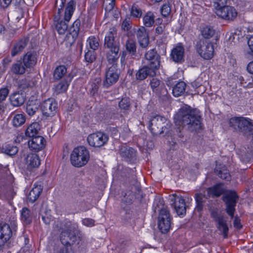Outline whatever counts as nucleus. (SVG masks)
I'll return each instance as SVG.
<instances>
[{"instance_id":"1","label":"nucleus","mask_w":253,"mask_h":253,"mask_svg":"<svg viewBox=\"0 0 253 253\" xmlns=\"http://www.w3.org/2000/svg\"><path fill=\"white\" fill-rule=\"evenodd\" d=\"M202 120L199 110L184 104L174 115V122L176 126L174 129L179 137L182 138V131L184 127L187 126L192 131L199 130L202 127Z\"/></svg>"},{"instance_id":"2","label":"nucleus","mask_w":253,"mask_h":253,"mask_svg":"<svg viewBox=\"0 0 253 253\" xmlns=\"http://www.w3.org/2000/svg\"><path fill=\"white\" fill-rule=\"evenodd\" d=\"M229 127L234 132L249 138L253 136V121L244 117H234L228 122Z\"/></svg>"},{"instance_id":"3","label":"nucleus","mask_w":253,"mask_h":253,"mask_svg":"<svg viewBox=\"0 0 253 253\" xmlns=\"http://www.w3.org/2000/svg\"><path fill=\"white\" fill-rule=\"evenodd\" d=\"M65 226L66 229L63 230L60 235V240L64 245L63 247H67L68 250L72 249L71 246L74 244L77 241V236L79 230L77 223L67 221Z\"/></svg>"},{"instance_id":"4","label":"nucleus","mask_w":253,"mask_h":253,"mask_svg":"<svg viewBox=\"0 0 253 253\" xmlns=\"http://www.w3.org/2000/svg\"><path fill=\"white\" fill-rule=\"evenodd\" d=\"M90 158L89 151L83 146L74 149L70 155L71 164L76 168H81L88 163Z\"/></svg>"},{"instance_id":"5","label":"nucleus","mask_w":253,"mask_h":253,"mask_svg":"<svg viewBox=\"0 0 253 253\" xmlns=\"http://www.w3.org/2000/svg\"><path fill=\"white\" fill-rule=\"evenodd\" d=\"M160 202L163 207L159 211L158 225L160 231L165 234L168 233L171 228L172 217L168 208L164 207L163 200H160Z\"/></svg>"},{"instance_id":"6","label":"nucleus","mask_w":253,"mask_h":253,"mask_svg":"<svg viewBox=\"0 0 253 253\" xmlns=\"http://www.w3.org/2000/svg\"><path fill=\"white\" fill-rule=\"evenodd\" d=\"M239 199V196L234 190L225 191L222 200L226 205V212L232 219L235 212V207Z\"/></svg>"},{"instance_id":"7","label":"nucleus","mask_w":253,"mask_h":253,"mask_svg":"<svg viewBox=\"0 0 253 253\" xmlns=\"http://www.w3.org/2000/svg\"><path fill=\"white\" fill-rule=\"evenodd\" d=\"M66 0H61L60 7L58 8L57 13L54 15L53 25L55 30L59 35H64L68 29V23L62 18V12Z\"/></svg>"},{"instance_id":"8","label":"nucleus","mask_w":253,"mask_h":253,"mask_svg":"<svg viewBox=\"0 0 253 253\" xmlns=\"http://www.w3.org/2000/svg\"><path fill=\"white\" fill-rule=\"evenodd\" d=\"M211 216L216 223L218 230L221 232L224 239L228 238L229 227L224 216L218 211V209H214L210 211Z\"/></svg>"},{"instance_id":"9","label":"nucleus","mask_w":253,"mask_h":253,"mask_svg":"<svg viewBox=\"0 0 253 253\" xmlns=\"http://www.w3.org/2000/svg\"><path fill=\"white\" fill-rule=\"evenodd\" d=\"M117 30L115 27L110 28L104 38V47L108 50H120V41L117 38Z\"/></svg>"},{"instance_id":"10","label":"nucleus","mask_w":253,"mask_h":253,"mask_svg":"<svg viewBox=\"0 0 253 253\" xmlns=\"http://www.w3.org/2000/svg\"><path fill=\"white\" fill-rule=\"evenodd\" d=\"M195 48L200 56L205 60H210L213 56L214 47L211 42L199 40L197 42Z\"/></svg>"},{"instance_id":"11","label":"nucleus","mask_w":253,"mask_h":253,"mask_svg":"<svg viewBox=\"0 0 253 253\" xmlns=\"http://www.w3.org/2000/svg\"><path fill=\"white\" fill-rule=\"evenodd\" d=\"M41 109L43 116L46 118L52 117L57 112L58 103L54 98H48L42 102Z\"/></svg>"},{"instance_id":"12","label":"nucleus","mask_w":253,"mask_h":253,"mask_svg":"<svg viewBox=\"0 0 253 253\" xmlns=\"http://www.w3.org/2000/svg\"><path fill=\"white\" fill-rule=\"evenodd\" d=\"M108 140V135L101 131L91 133L87 138L88 144L95 148H100L105 145Z\"/></svg>"},{"instance_id":"13","label":"nucleus","mask_w":253,"mask_h":253,"mask_svg":"<svg viewBox=\"0 0 253 253\" xmlns=\"http://www.w3.org/2000/svg\"><path fill=\"white\" fill-rule=\"evenodd\" d=\"M215 14L220 18L228 21H234L237 16L236 9L231 6L224 5L215 9Z\"/></svg>"},{"instance_id":"14","label":"nucleus","mask_w":253,"mask_h":253,"mask_svg":"<svg viewBox=\"0 0 253 253\" xmlns=\"http://www.w3.org/2000/svg\"><path fill=\"white\" fill-rule=\"evenodd\" d=\"M158 118V116H155L153 117H151L150 118H148V120H145V121H143V124H141L143 126L145 125V124L148 125L149 129L154 136L164 133L165 129L163 127H162L161 122L159 121Z\"/></svg>"},{"instance_id":"15","label":"nucleus","mask_w":253,"mask_h":253,"mask_svg":"<svg viewBox=\"0 0 253 253\" xmlns=\"http://www.w3.org/2000/svg\"><path fill=\"white\" fill-rule=\"evenodd\" d=\"M169 58L177 64H182L185 62V48L182 43L179 42L172 48Z\"/></svg>"},{"instance_id":"16","label":"nucleus","mask_w":253,"mask_h":253,"mask_svg":"<svg viewBox=\"0 0 253 253\" xmlns=\"http://www.w3.org/2000/svg\"><path fill=\"white\" fill-rule=\"evenodd\" d=\"M120 75V70L118 67L110 66L106 71L105 79L103 82V85L108 88L117 83Z\"/></svg>"},{"instance_id":"17","label":"nucleus","mask_w":253,"mask_h":253,"mask_svg":"<svg viewBox=\"0 0 253 253\" xmlns=\"http://www.w3.org/2000/svg\"><path fill=\"white\" fill-rule=\"evenodd\" d=\"M144 58L147 61V65L158 71L160 67L161 56L156 48H153L146 52Z\"/></svg>"},{"instance_id":"18","label":"nucleus","mask_w":253,"mask_h":253,"mask_svg":"<svg viewBox=\"0 0 253 253\" xmlns=\"http://www.w3.org/2000/svg\"><path fill=\"white\" fill-rule=\"evenodd\" d=\"M171 205L179 216L184 215L186 212V207L185 200L181 196L172 194L170 196Z\"/></svg>"},{"instance_id":"19","label":"nucleus","mask_w":253,"mask_h":253,"mask_svg":"<svg viewBox=\"0 0 253 253\" xmlns=\"http://www.w3.org/2000/svg\"><path fill=\"white\" fill-rule=\"evenodd\" d=\"M119 153L123 160L127 162L133 163L137 160V151L131 147L121 146Z\"/></svg>"},{"instance_id":"20","label":"nucleus","mask_w":253,"mask_h":253,"mask_svg":"<svg viewBox=\"0 0 253 253\" xmlns=\"http://www.w3.org/2000/svg\"><path fill=\"white\" fill-rule=\"evenodd\" d=\"M28 144L30 150L38 152L45 147L46 141L43 136L39 135L32 138L28 141Z\"/></svg>"},{"instance_id":"21","label":"nucleus","mask_w":253,"mask_h":253,"mask_svg":"<svg viewBox=\"0 0 253 253\" xmlns=\"http://www.w3.org/2000/svg\"><path fill=\"white\" fill-rule=\"evenodd\" d=\"M157 71L147 65H144L136 72L135 74L136 80L141 82L144 81L148 76L153 77L156 75Z\"/></svg>"},{"instance_id":"22","label":"nucleus","mask_w":253,"mask_h":253,"mask_svg":"<svg viewBox=\"0 0 253 253\" xmlns=\"http://www.w3.org/2000/svg\"><path fill=\"white\" fill-rule=\"evenodd\" d=\"M136 38L139 45L146 48L149 44V36L147 29L144 26H141L135 32Z\"/></svg>"},{"instance_id":"23","label":"nucleus","mask_w":253,"mask_h":253,"mask_svg":"<svg viewBox=\"0 0 253 253\" xmlns=\"http://www.w3.org/2000/svg\"><path fill=\"white\" fill-rule=\"evenodd\" d=\"M29 42V37H24L15 42L11 49V55L12 57L19 54L27 45Z\"/></svg>"},{"instance_id":"24","label":"nucleus","mask_w":253,"mask_h":253,"mask_svg":"<svg viewBox=\"0 0 253 253\" xmlns=\"http://www.w3.org/2000/svg\"><path fill=\"white\" fill-rule=\"evenodd\" d=\"M22 59V62L26 68H32L37 64L36 52L34 51H28L23 55Z\"/></svg>"},{"instance_id":"25","label":"nucleus","mask_w":253,"mask_h":253,"mask_svg":"<svg viewBox=\"0 0 253 253\" xmlns=\"http://www.w3.org/2000/svg\"><path fill=\"white\" fill-rule=\"evenodd\" d=\"M41 164L39 156L35 153H29L26 158V165L27 169L30 171L34 169L37 168Z\"/></svg>"},{"instance_id":"26","label":"nucleus","mask_w":253,"mask_h":253,"mask_svg":"<svg viewBox=\"0 0 253 253\" xmlns=\"http://www.w3.org/2000/svg\"><path fill=\"white\" fill-rule=\"evenodd\" d=\"M19 151L18 147L9 142H6L0 146V152L13 157Z\"/></svg>"},{"instance_id":"27","label":"nucleus","mask_w":253,"mask_h":253,"mask_svg":"<svg viewBox=\"0 0 253 253\" xmlns=\"http://www.w3.org/2000/svg\"><path fill=\"white\" fill-rule=\"evenodd\" d=\"M85 17V14H81L69 28V33L72 36L73 38L76 39L78 37L80 31L81 20H82L83 24H84Z\"/></svg>"},{"instance_id":"28","label":"nucleus","mask_w":253,"mask_h":253,"mask_svg":"<svg viewBox=\"0 0 253 253\" xmlns=\"http://www.w3.org/2000/svg\"><path fill=\"white\" fill-rule=\"evenodd\" d=\"M9 99L13 106L19 107L24 103L26 100V95L24 92L16 91L10 95Z\"/></svg>"},{"instance_id":"29","label":"nucleus","mask_w":253,"mask_h":253,"mask_svg":"<svg viewBox=\"0 0 253 253\" xmlns=\"http://www.w3.org/2000/svg\"><path fill=\"white\" fill-rule=\"evenodd\" d=\"M77 2L76 0H70L68 1L65 7L63 13V19L69 22L76 10Z\"/></svg>"},{"instance_id":"30","label":"nucleus","mask_w":253,"mask_h":253,"mask_svg":"<svg viewBox=\"0 0 253 253\" xmlns=\"http://www.w3.org/2000/svg\"><path fill=\"white\" fill-rule=\"evenodd\" d=\"M223 183H219L207 189L208 197H219L224 194L225 190L222 188Z\"/></svg>"},{"instance_id":"31","label":"nucleus","mask_w":253,"mask_h":253,"mask_svg":"<svg viewBox=\"0 0 253 253\" xmlns=\"http://www.w3.org/2000/svg\"><path fill=\"white\" fill-rule=\"evenodd\" d=\"M12 231L9 224L0 223V239L3 243L7 242L12 237Z\"/></svg>"},{"instance_id":"32","label":"nucleus","mask_w":253,"mask_h":253,"mask_svg":"<svg viewBox=\"0 0 253 253\" xmlns=\"http://www.w3.org/2000/svg\"><path fill=\"white\" fill-rule=\"evenodd\" d=\"M120 50H108L106 53V58L108 64L111 66L118 67V60L120 57Z\"/></svg>"},{"instance_id":"33","label":"nucleus","mask_w":253,"mask_h":253,"mask_svg":"<svg viewBox=\"0 0 253 253\" xmlns=\"http://www.w3.org/2000/svg\"><path fill=\"white\" fill-rule=\"evenodd\" d=\"M214 173L221 179L230 181L231 175L226 167L222 164L216 165L214 169Z\"/></svg>"},{"instance_id":"34","label":"nucleus","mask_w":253,"mask_h":253,"mask_svg":"<svg viewBox=\"0 0 253 253\" xmlns=\"http://www.w3.org/2000/svg\"><path fill=\"white\" fill-rule=\"evenodd\" d=\"M126 52L132 57L137 55V43L132 38H128L124 45Z\"/></svg>"},{"instance_id":"35","label":"nucleus","mask_w":253,"mask_h":253,"mask_svg":"<svg viewBox=\"0 0 253 253\" xmlns=\"http://www.w3.org/2000/svg\"><path fill=\"white\" fill-rule=\"evenodd\" d=\"M41 129V126L37 122H34L29 125L26 130L25 135L26 136L33 138L37 136H39V131Z\"/></svg>"},{"instance_id":"36","label":"nucleus","mask_w":253,"mask_h":253,"mask_svg":"<svg viewBox=\"0 0 253 253\" xmlns=\"http://www.w3.org/2000/svg\"><path fill=\"white\" fill-rule=\"evenodd\" d=\"M13 3L16 9L22 10V0H0V7L4 10L7 9Z\"/></svg>"},{"instance_id":"37","label":"nucleus","mask_w":253,"mask_h":253,"mask_svg":"<svg viewBox=\"0 0 253 253\" xmlns=\"http://www.w3.org/2000/svg\"><path fill=\"white\" fill-rule=\"evenodd\" d=\"M12 126L15 127L22 126L26 122V116L24 114L12 113L11 115Z\"/></svg>"},{"instance_id":"38","label":"nucleus","mask_w":253,"mask_h":253,"mask_svg":"<svg viewBox=\"0 0 253 253\" xmlns=\"http://www.w3.org/2000/svg\"><path fill=\"white\" fill-rule=\"evenodd\" d=\"M26 68L21 61H18L12 65L10 71L13 75H22L25 73Z\"/></svg>"},{"instance_id":"39","label":"nucleus","mask_w":253,"mask_h":253,"mask_svg":"<svg viewBox=\"0 0 253 253\" xmlns=\"http://www.w3.org/2000/svg\"><path fill=\"white\" fill-rule=\"evenodd\" d=\"M156 16L153 12L149 11L143 17V23L145 28L153 26L155 22Z\"/></svg>"},{"instance_id":"40","label":"nucleus","mask_w":253,"mask_h":253,"mask_svg":"<svg viewBox=\"0 0 253 253\" xmlns=\"http://www.w3.org/2000/svg\"><path fill=\"white\" fill-rule=\"evenodd\" d=\"M21 219L24 224L29 225L32 222L33 215L30 209L26 207L22 208L21 211Z\"/></svg>"},{"instance_id":"41","label":"nucleus","mask_w":253,"mask_h":253,"mask_svg":"<svg viewBox=\"0 0 253 253\" xmlns=\"http://www.w3.org/2000/svg\"><path fill=\"white\" fill-rule=\"evenodd\" d=\"M72 78L71 77L69 81L66 78L64 79L55 86V92L56 94L62 93L67 91Z\"/></svg>"},{"instance_id":"42","label":"nucleus","mask_w":253,"mask_h":253,"mask_svg":"<svg viewBox=\"0 0 253 253\" xmlns=\"http://www.w3.org/2000/svg\"><path fill=\"white\" fill-rule=\"evenodd\" d=\"M101 83L100 78H96L90 83V88L89 89V93L90 96H95L98 94Z\"/></svg>"},{"instance_id":"43","label":"nucleus","mask_w":253,"mask_h":253,"mask_svg":"<svg viewBox=\"0 0 253 253\" xmlns=\"http://www.w3.org/2000/svg\"><path fill=\"white\" fill-rule=\"evenodd\" d=\"M42 191V189L41 186H36L33 188L28 195L29 201L32 203H34L39 198Z\"/></svg>"},{"instance_id":"44","label":"nucleus","mask_w":253,"mask_h":253,"mask_svg":"<svg viewBox=\"0 0 253 253\" xmlns=\"http://www.w3.org/2000/svg\"><path fill=\"white\" fill-rule=\"evenodd\" d=\"M67 73V68L64 65H59L56 67L53 78L55 81H59L62 79Z\"/></svg>"},{"instance_id":"45","label":"nucleus","mask_w":253,"mask_h":253,"mask_svg":"<svg viewBox=\"0 0 253 253\" xmlns=\"http://www.w3.org/2000/svg\"><path fill=\"white\" fill-rule=\"evenodd\" d=\"M186 84L183 81L176 83L172 88V93L174 96L181 95L185 91Z\"/></svg>"},{"instance_id":"46","label":"nucleus","mask_w":253,"mask_h":253,"mask_svg":"<svg viewBox=\"0 0 253 253\" xmlns=\"http://www.w3.org/2000/svg\"><path fill=\"white\" fill-rule=\"evenodd\" d=\"M201 33L203 38L209 39L214 36L215 30L211 26H206L201 29Z\"/></svg>"},{"instance_id":"47","label":"nucleus","mask_w":253,"mask_h":253,"mask_svg":"<svg viewBox=\"0 0 253 253\" xmlns=\"http://www.w3.org/2000/svg\"><path fill=\"white\" fill-rule=\"evenodd\" d=\"M39 110V106L33 101L29 100L26 107V112L30 117L34 116Z\"/></svg>"},{"instance_id":"48","label":"nucleus","mask_w":253,"mask_h":253,"mask_svg":"<svg viewBox=\"0 0 253 253\" xmlns=\"http://www.w3.org/2000/svg\"><path fill=\"white\" fill-rule=\"evenodd\" d=\"M3 172L5 174V179L7 184L13 186V184L14 182V178L13 175L11 173L7 167H3V166L0 164V173H2Z\"/></svg>"},{"instance_id":"49","label":"nucleus","mask_w":253,"mask_h":253,"mask_svg":"<svg viewBox=\"0 0 253 253\" xmlns=\"http://www.w3.org/2000/svg\"><path fill=\"white\" fill-rule=\"evenodd\" d=\"M9 93V90L7 87L0 88V110L3 111V102L6 100Z\"/></svg>"},{"instance_id":"50","label":"nucleus","mask_w":253,"mask_h":253,"mask_svg":"<svg viewBox=\"0 0 253 253\" xmlns=\"http://www.w3.org/2000/svg\"><path fill=\"white\" fill-rule=\"evenodd\" d=\"M119 106L124 111L130 110L131 107L130 98L127 97L122 98L119 103Z\"/></svg>"},{"instance_id":"51","label":"nucleus","mask_w":253,"mask_h":253,"mask_svg":"<svg viewBox=\"0 0 253 253\" xmlns=\"http://www.w3.org/2000/svg\"><path fill=\"white\" fill-rule=\"evenodd\" d=\"M87 42L89 44L90 48L93 51H95L99 47V40L94 36L89 37L87 40Z\"/></svg>"},{"instance_id":"52","label":"nucleus","mask_w":253,"mask_h":253,"mask_svg":"<svg viewBox=\"0 0 253 253\" xmlns=\"http://www.w3.org/2000/svg\"><path fill=\"white\" fill-rule=\"evenodd\" d=\"M164 83L160 80L153 78L150 82V85L153 92L155 93Z\"/></svg>"},{"instance_id":"53","label":"nucleus","mask_w":253,"mask_h":253,"mask_svg":"<svg viewBox=\"0 0 253 253\" xmlns=\"http://www.w3.org/2000/svg\"><path fill=\"white\" fill-rule=\"evenodd\" d=\"M96 56L95 51L88 50L84 54V61L88 64H91L96 60Z\"/></svg>"},{"instance_id":"54","label":"nucleus","mask_w":253,"mask_h":253,"mask_svg":"<svg viewBox=\"0 0 253 253\" xmlns=\"http://www.w3.org/2000/svg\"><path fill=\"white\" fill-rule=\"evenodd\" d=\"M160 98L162 99H166L169 98V93L167 89L166 88L165 84H162V86L155 92Z\"/></svg>"},{"instance_id":"55","label":"nucleus","mask_w":253,"mask_h":253,"mask_svg":"<svg viewBox=\"0 0 253 253\" xmlns=\"http://www.w3.org/2000/svg\"><path fill=\"white\" fill-rule=\"evenodd\" d=\"M195 200L196 202V210L197 211L200 212L203 210L204 202L202 195L201 194H196Z\"/></svg>"},{"instance_id":"56","label":"nucleus","mask_w":253,"mask_h":253,"mask_svg":"<svg viewBox=\"0 0 253 253\" xmlns=\"http://www.w3.org/2000/svg\"><path fill=\"white\" fill-rule=\"evenodd\" d=\"M171 12L170 5L169 3L163 5L161 9V13L164 17H167Z\"/></svg>"},{"instance_id":"57","label":"nucleus","mask_w":253,"mask_h":253,"mask_svg":"<svg viewBox=\"0 0 253 253\" xmlns=\"http://www.w3.org/2000/svg\"><path fill=\"white\" fill-rule=\"evenodd\" d=\"M132 21L129 17H126L123 21L121 25L122 29L124 31H128L131 28Z\"/></svg>"},{"instance_id":"58","label":"nucleus","mask_w":253,"mask_h":253,"mask_svg":"<svg viewBox=\"0 0 253 253\" xmlns=\"http://www.w3.org/2000/svg\"><path fill=\"white\" fill-rule=\"evenodd\" d=\"M130 14L131 16L135 18H140L142 15V11L137 6L133 4L131 8Z\"/></svg>"},{"instance_id":"59","label":"nucleus","mask_w":253,"mask_h":253,"mask_svg":"<svg viewBox=\"0 0 253 253\" xmlns=\"http://www.w3.org/2000/svg\"><path fill=\"white\" fill-rule=\"evenodd\" d=\"M104 3H106V5L105 10L106 12H110L114 8L115 5V0H105Z\"/></svg>"},{"instance_id":"60","label":"nucleus","mask_w":253,"mask_h":253,"mask_svg":"<svg viewBox=\"0 0 253 253\" xmlns=\"http://www.w3.org/2000/svg\"><path fill=\"white\" fill-rule=\"evenodd\" d=\"M248 44L249 47V50L246 52V55L253 56V35L251 36L250 37V38H249L248 42Z\"/></svg>"},{"instance_id":"61","label":"nucleus","mask_w":253,"mask_h":253,"mask_svg":"<svg viewBox=\"0 0 253 253\" xmlns=\"http://www.w3.org/2000/svg\"><path fill=\"white\" fill-rule=\"evenodd\" d=\"M29 86V83L26 79H22L18 83V87L22 90L28 88Z\"/></svg>"},{"instance_id":"62","label":"nucleus","mask_w":253,"mask_h":253,"mask_svg":"<svg viewBox=\"0 0 253 253\" xmlns=\"http://www.w3.org/2000/svg\"><path fill=\"white\" fill-rule=\"evenodd\" d=\"M214 10L227 4L228 0H213Z\"/></svg>"},{"instance_id":"63","label":"nucleus","mask_w":253,"mask_h":253,"mask_svg":"<svg viewBox=\"0 0 253 253\" xmlns=\"http://www.w3.org/2000/svg\"><path fill=\"white\" fill-rule=\"evenodd\" d=\"M122 201L127 205H130L133 202V196L131 194L127 196L126 194L125 193L124 198L122 199Z\"/></svg>"},{"instance_id":"64","label":"nucleus","mask_w":253,"mask_h":253,"mask_svg":"<svg viewBox=\"0 0 253 253\" xmlns=\"http://www.w3.org/2000/svg\"><path fill=\"white\" fill-rule=\"evenodd\" d=\"M233 225L234 227L238 230H241L243 228V225L241 223V219L238 216L235 217Z\"/></svg>"}]
</instances>
